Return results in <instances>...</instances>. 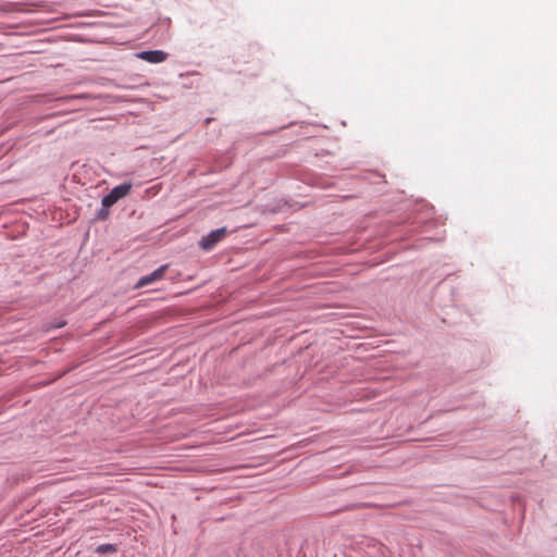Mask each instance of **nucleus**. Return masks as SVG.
Masks as SVG:
<instances>
[{
    "label": "nucleus",
    "instance_id": "20e7f679",
    "mask_svg": "<svg viewBox=\"0 0 557 557\" xmlns=\"http://www.w3.org/2000/svg\"><path fill=\"white\" fill-rule=\"evenodd\" d=\"M138 58L149 63H161L166 60L168 53L161 50L143 51Z\"/></svg>",
    "mask_w": 557,
    "mask_h": 557
},
{
    "label": "nucleus",
    "instance_id": "f03ea898",
    "mask_svg": "<svg viewBox=\"0 0 557 557\" xmlns=\"http://www.w3.org/2000/svg\"><path fill=\"white\" fill-rule=\"evenodd\" d=\"M226 235V228H218L202 237L199 245L203 250H211Z\"/></svg>",
    "mask_w": 557,
    "mask_h": 557
},
{
    "label": "nucleus",
    "instance_id": "7ed1b4c3",
    "mask_svg": "<svg viewBox=\"0 0 557 557\" xmlns=\"http://www.w3.org/2000/svg\"><path fill=\"white\" fill-rule=\"evenodd\" d=\"M168 264H163L161 265L160 268H158L157 270H154L152 273L148 274V275H145L143 276L135 285V288H141L144 286H147L149 284H152L161 278H163V276L165 275V272L168 270Z\"/></svg>",
    "mask_w": 557,
    "mask_h": 557
},
{
    "label": "nucleus",
    "instance_id": "39448f33",
    "mask_svg": "<svg viewBox=\"0 0 557 557\" xmlns=\"http://www.w3.org/2000/svg\"><path fill=\"white\" fill-rule=\"evenodd\" d=\"M117 550L116 546L112 544H101L96 548L98 554H111Z\"/></svg>",
    "mask_w": 557,
    "mask_h": 557
},
{
    "label": "nucleus",
    "instance_id": "f257e3e1",
    "mask_svg": "<svg viewBox=\"0 0 557 557\" xmlns=\"http://www.w3.org/2000/svg\"><path fill=\"white\" fill-rule=\"evenodd\" d=\"M132 189L131 183H124L121 185L115 186L108 195H106L101 203L104 208H109L116 203L120 199L126 197Z\"/></svg>",
    "mask_w": 557,
    "mask_h": 557
}]
</instances>
